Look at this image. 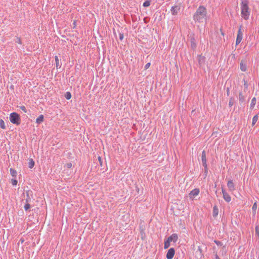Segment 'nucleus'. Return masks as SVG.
<instances>
[{
	"instance_id": "obj_1",
	"label": "nucleus",
	"mask_w": 259,
	"mask_h": 259,
	"mask_svg": "<svg viewBox=\"0 0 259 259\" xmlns=\"http://www.w3.org/2000/svg\"><path fill=\"white\" fill-rule=\"evenodd\" d=\"M207 10L205 7L200 6L196 10L193 15V20L195 22L203 23L207 19Z\"/></svg>"
},
{
	"instance_id": "obj_2",
	"label": "nucleus",
	"mask_w": 259,
	"mask_h": 259,
	"mask_svg": "<svg viewBox=\"0 0 259 259\" xmlns=\"http://www.w3.org/2000/svg\"><path fill=\"white\" fill-rule=\"evenodd\" d=\"M241 3L240 4L241 6V15L242 18L247 20L249 19V17L250 15V10L248 7V0H241Z\"/></svg>"
},
{
	"instance_id": "obj_3",
	"label": "nucleus",
	"mask_w": 259,
	"mask_h": 259,
	"mask_svg": "<svg viewBox=\"0 0 259 259\" xmlns=\"http://www.w3.org/2000/svg\"><path fill=\"white\" fill-rule=\"evenodd\" d=\"M10 121L17 125L21 123V119L19 114L16 112H12L10 114Z\"/></svg>"
},
{
	"instance_id": "obj_4",
	"label": "nucleus",
	"mask_w": 259,
	"mask_h": 259,
	"mask_svg": "<svg viewBox=\"0 0 259 259\" xmlns=\"http://www.w3.org/2000/svg\"><path fill=\"white\" fill-rule=\"evenodd\" d=\"M175 254V250L174 248H169L166 253V258L167 259H172Z\"/></svg>"
},
{
	"instance_id": "obj_5",
	"label": "nucleus",
	"mask_w": 259,
	"mask_h": 259,
	"mask_svg": "<svg viewBox=\"0 0 259 259\" xmlns=\"http://www.w3.org/2000/svg\"><path fill=\"white\" fill-rule=\"evenodd\" d=\"M180 10V6L176 5L171 7L170 11L172 15H177Z\"/></svg>"
},
{
	"instance_id": "obj_6",
	"label": "nucleus",
	"mask_w": 259,
	"mask_h": 259,
	"mask_svg": "<svg viewBox=\"0 0 259 259\" xmlns=\"http://www.w3.org/2000/svg\"><path fill=\"white\" fill-rule=\"evenodd\" d=\"M201 161L203 167L207 166V160L206 157V152L204 150L202 151L201 154Z\"/></svg>"
},
{
	"instance_id": "obj_7",
	"label": "nucleus",
	"mask_w": 259,
	"mask_h": 259,
	"mask_svg": "<svg viewBox=\"0 0 259 259\" xmlns=\"http://www.w3.org/2000/svg\"><path fill=\"white\" fill-rule=\"evenodd\" d=\"M222 191L223 195V198L225 201L229 202L231 201V197L229 194H228L225 190L222 188Z\"/></svg>"
},
{
	"instance_id": "obj_8",
	"label": "nucleus",
	"mask_w": 259,
	"mask_h": 259,
	"mask_svg": "<svg viewBox=\"0 0 259 259\" xmlns=\"http://www.w3.org/2000/svg\"><path fill=\"white\" fill-rule=\"evenodd\" d=\"M199 192L200 191L199 189H194L190 192V193H189V196L191 198H192V197L197 196L199 194Z\"/></svg>"
},
{
	"instance_id": "obj_9",
	"label": "nucleus",
	"mask_w": 259,
	"mask_h": 259,
	"mask_svg": "<svg viewBox=\"0 0 259 259\" xmlns=\"http://www.w3.org/2000/svg\"><path fill=\"white\" fill-rule=\"evenodd\" d=\"M196 40L194 37L191 36L190 38V47L191 48L194 50L196 48Z\"/></svg>"
},
{
	"instance_id": "obj_10",
	"label": "nucleus",
	"mask_w": 259,
	"mask_h": 259,
	"mask_svg": "<svg viewBox=\"0 0 259 259\" xmlns=\"http://www.w3.org/2000/svg\"><path fill=\"white\" fill-rule=\"evenodd\" d=\"M168 241L174 242H176L178 239V236L177 234H172L171 236L168 237L167 239Z\"/></svg>"
},
{
	"instance_id": "obj_11",
	"label": "nucleus",
	"mask_w": 259,
	"mask_h": 259,
	"mask_svg": "<svg viewBox=\"0 0 259 259\" xmlns=\"http://www.w3.org/2000/svg\"><path fill=\"white\" fill-rule=\"evenodd\" d=\"M197 59L200 67L204 65L205 62V57L201 55H198Z\"/></svg>"
},
{
	"instance_id": "obj_12",
	"label": "nucleus",
	"mask_w": 259,
	"mask_h": 259,
	"mask_svg": "<svg viewBox=\"0 0 259 259\" xmlns=\"http://www.w3.org/2000/svg\"><path fill=\"white\" fill-rule=\"evenodd\" d=\"M227 186L230 191H232L235 190V186L232 180H229L227 183Z\"/></svg>"
},
{
	"instance_id": "obj_13",
	"label": "nucleus",
	"mask_w": 259,
	"mask_h": 259,
	"mask_svg": "<svg viewBox=\"0 0 259 259\" xmlns=\"http://www.w3.org/2000/svg\"><path fill=\"white\" fill-rule=\"evenodd\" d=\"M245 97L243 95L242 92H240L239 94V102L240 104H242L245 102Z\"/></svg>"
},
{
	"instance_id": "obj_14",
	"label": "nucleus",
	"mask_w": 259,
	"mask_h": 259,
	"mask_svg": "<svg viewBox=\"0 0 259 259\" xmlns=\"http://www.w3.org/2000/svg\"><path fill=\"white\" fill-rule=\"evenodd\" d=\"M32 192L30 190L26 191V198L25 199L26 202H30L31 201V198L30 195H32Z\"/></svg>"
},
{
	"instance_id": "obj_15",
	"label": "nucleus",
	"mask_w": 259,
	"mask_h": 259,
	"mask_svg": "<svg viewBox=\"0 0 259 259\" xmlns=\"http://www.w3.org/2000/svg\"><path fill=\"white\" fill-rule=\"evenodd\" d=\"M240 69L242 71H245L246 70V64L244 61L242 60L240 63Z\"/></svg>"
},
{
	"instance_id": "obj_16",
	"label": "nucleus",
	"mask_w": 259,
	"mask_h": 259,
	"mask_svg": "<svg viewBox=\"0 0 259 259\" xmlns=\"http://www.w3.org/2000/svg\"><path fill=\"white\" fill-rule=\"evenodd\" d=\"M55 62H56V67L58 69V68H61V65H62V63L60 61L58 56H55Z\"/></svg>"
},
{
	"instance_id": "obj_17",
	"label": "nucleus",
	"mask_w": 259,
	"mask_h": 259,
	"mask_svg": "<svg viewBox=\"0 0 259 259\" xmlns=\"http://www.w3.org/2000/svg\"><path fill=\"white\" fill-rule=\"evenodd\" d=\"M219 213V209L217 205H214L213 208L212 216L216 218Z\"/></svg>"
},
{
	"instance_id": "obj_18",
	"label": "nucleus",
	"mask_w": 259,
	"mask_h": 259,
	"mask_svg": "<svg viewBox=\"0 0 259 259\" xmlns=\"http://www.w3.org/2000/svg\"><path fill=\"white\" fill-rule=\"evenodd\" d=\"M44 119V116L42 114H41L36 118V122L37 124H39L42 122H43Z\"/></svg>"
},
{
	"instance_id": "obj_19",
	"label": "nucleus",
	"mask_w": 259,
	"mask_h": 259,
	"mask_svg": "<svg viewBox=\"0 0 259 259\" xmlns=\"http://www.w3.org/2000/svg\"><path fill=\"white\" fill-rule=\"evenodd\" d=\"M256 98L253 97L251 100V104L250 105V108L251 109H253L254 108V107L256 104Z\"/></svg>"
},
{
	"instance_id": "obj_20",
	"label": "nucleus",
	"mask_w": 259,
	"mask_h": 259,
	"mask_svg": "<svg viewBox=\"0 0 259 259\" xmlns=\"http://www.w3.org/2000/svg\"><path fill=\"white\" fill-rule=\"evenodd\" d=\"M256 209H257V203H256V202H254L252 207L253 215H255Z\"/></svg>"
},
{
	"instance_id": "obj_21",
	"label": "nucleus",
	"mask_w": 259,
	"mask_h": 259,
	"mask_svg": "<svg viewBox=\"0 0 259 259\" xmlns=\"http://www.w3.org/2000/svg\"><path fill=\"white\" fill-rule=\"evenodd\" d=\"M10 171L11 175L13 177H16L17 172L16 170H15L14 169H13L12 168H11L10 169Z\"/></svg>"
},
{
	"instance_id": "obj_22",
	"label": "nucleus",
	"mask_w": 259,
	"mask_h": 259,
	"mask_svg": "<svg viewBox=\"0 0 259 259\" xmlns=\"http://www.w3.org/2000/svg\"><path fill=\"white\" fill-rule=\"evenodd\" d=\"M34 165V161L32 159H30L28 162V167L30 168H32Z\"/></svg>"
},
{
	"instance_id": "obj_23",
	"label": "nucleus",
	"mask_w": 259,
	"mask_h": 259,
	"mask_svg": "<svg viewBox=\"0 0 259 259\" xmlns=\"http://www.w3.org/2000/svg\"><path fill=\"white\" fill-rule=\"evenodd\" d=\"M170 243V242L169 241H168V239H166V240L164 241V249H166L169 247Z\"/></svg>"
},
{
	"instance_id": "obj_24",
	"label": "nucleus",
	"mask_w": 259,
	"mask_h": 259,
	"mask_svg": "<svg viewBox=\"0 0 259 259\" xmlns=\"http://www.w3.org/2000/svg\"><path fill=\"white\" fill-rule=\"evenodd\" d=\"M243 36H237L236 40V45H238L240 43L242 39Z\"/></svg>"
},
{
	"instance_id": "obj_25",
	"label": "nucleus",
	"mask_w": 259,
	"mask_h": 259,
	"mask_svg": "<svg viewBox=\"0 0 259 259\" xmlns=\"http://www.w3.org/2000/svg\"><path fill=\"white\" fill-rule=\"evenodd\" d=\"M258 120V115H255L252 118V125H254Z\"/></svg>"
},
{
	"instance_id": "obj_26",
	"label": "nucleus",
	"mask_w": 259,
	"mask_h": 259,
	"mask_svg": "<svg viewBox=\"0 0 259 259\" xmlns=\"http://www.w3.org/2000/svg\"><path fill=\"white\" fill-rule=\"evenodd\" d=\"M0 127L2 129H6V125H5V122H4V121L2 119H0Z\"/></svg>"
},
{
	"instance_id": "obj_27",
	"label": "nucleus",
	"mask_w": 259,
	"mask_h": 259,
	"mask_svg": "<svg viewBox=\"0 0 259 259\" xmlns=\"http://www.w3.org/2000/svg\"><path fill=\"white\" fill-rule=\"evenodd\" d=\"M64 96L67 100H69L71 98V94L69 92H67Z\"/></svg>"
},
{
	"instance_id": "obj_28",
	"label": "nucleus",
	"mask_w": 259,
	"mask_h": 259,
	"mask_svg": "<svg viewBox=\"0 0 259 259\" xmlns=\"http://www.w3.org/2000/svg\"><path fill=\"white\" fill-rule=\"evenodd\" d=\"M29 202H26L24 205V209L25 211L28 210L30 208V205L29 203Z\"/></svg>"
},
{
	"instance_id": "obj_29",
	"label": "nucleus",
	"mask_w": 259,
	"mask_h": 259,
	"mask_svg": "<svg viewBox=\"0 0 259 259\" xmlns=\"http://www.w3.org/2000/svg\"><path fill=\"white\" fill-rule=\"evenodd\" d=\"M234 102V99L232 97L230 98L229 102V106L230 107H231L233 105Z\"/></svg>"
},
{
	"instance_id": "obj_30",
	"label": "nucleus",
	"mask_w": 259,
	"mask_h": 259,
	"mask_svg": "<svg viewBox=\"0 0 259 259\" xmlns=\"http://www.w3.org/2000/svg\"><path fill=\"white\" fill-rule=\"evenodd\" d=\"M150 5V2L148 1H145V2L143 3V6L144 7H148Z\"/></svg>"
},
{
	"instance_id": "obj_31",
	"label": "nucleus",
	"mask_w": 259,
	"mask_h": 259,
	"mask_svg": "<svg viewBox=\"0 0 259 259\" xmlns=\"http://www.w3.org/2000/svg\"><path fill=\"white\" fill-rule=\"evenodd\" d=\"M15 42L18 43L20 45L22 44V41H21V38L19 37H17L15 40Z\"/></svg>"
},
{
	"instance_id": "obj_32",
	"label": "nucleus",
	"mask_w": 259,
	"mask_h": 259,
	"mask_svg": "<svg viewBox=\"0 0 259 259\" xmlns=\"http://www.w3.org/2000/svg\"><path fill=\"white\" fill-rule=\"evenodd\" d=\"M98 159L100 165L101 167H102L103 165V161L102 160V159L101 156H98Z\"/></svg>"
},
{
	"instance_id": "obj_33",
	"label": "nucleus",
	"mask_w": 259,
	"mask_h": 259,
	"mask_svg": "<svg viewBox=\"0 0 259 259\" xmlns=\"http://www.w3.org/2000/svg\"><path fill=\"white\" fill-rule=\"evenodd\" d=\"M241 26L240 27L238 31V33H237V36H243V34H242V32L241 31Z\"/></svg>"
},
{
	"instance_id": "obj_34",
	"label": "nucleus",
	"mask_w": 259,
	"mask_h": 259,
	"mask_svg": "<svg viewBox=\"0 0 259 259\" xmlns=\"http://www.w3.org/2000/svg\"><path fill=\"white\" fill-rule=\"evenodd\" d=\"M18 181L16 179H12L11 183L13 186H16L17 184Z\"/></svg>"
},
{
	"instance_id": "obj_35",
	"label": "nucleus",
	"mask_w": 259,
	"mask_h": 259,
	"mask_svg": "<svg viewBox=\"0 0 259 259\" xmlns=\"http://www.w3.org/2000/svg\"><path fill=\"white\" fill-rule=\"evenodd\" d=\"M255 234L259 237V226H255Z\"/></svg>"
},
{
	"instance_id": "obj_36",
	"label": "nucleus",
	"mask_w": 259,
	"mask_h": 259,
	"mask_svg": "<svg viewBox=\"0 0 259 259\" xmlns=\"http://www.w3.org/2000/svg\"><path fill=\"white\" fill-rule=\"evenodd\" d=\"M214 242L218 246H222L223 245L222 242L220 241L214 240Z\"/></svg>"
},
{
	"instance_id": "obj_37",
	"label": "nucleus",
	"mask_w": 259,
	"mask_h": 259,
	"mask_svg": "<svg viewBox=\"0 0 259 259\" xmlns=\"http://www.w3.org/2000/svg\"><path fill=\"white\" fill-rule=\"evenodd\" d=\"M20 108L25 113H26L27 112V110L24 106H20Z\"/></svg>"
},
{
	"instance_id": "obj_38",
	"label": "nucleus",
	"mask_w": 259,
	"mask_h": 259,
	"mask_svg": "<svg viewBox=\"0 0 259 259\" xmlns=\"http://www.w3.org/2000/svg\"><path fill=\"white\" fill-rule=\"evenodd\" d=\"M204 175L206 177L208 173V167H207V166H206V167H204Z\"/></svg>"
},
{
	"instance_id": "obj_39",
	"label": "nucleus",
	"mask_w": 259,
	"mask_h": 259,
	"mask_svg": "<svg viewBox=\"0 0 259 259\" xmlns=\"http://www.w3.org/2000/svg\"><path fill=\"white\" fill-rule=\"evenodd\" d=\"M124 35L122 33H119V39L120 40H122L123 39Z\"/></svg>"
},
{
	"instance_id": "obj_40",
	"label": "nucleus",
	"mask_w": 259,
	"mask_h": 259,
	"mask_svg": "<svg viewBox=\"0 0 259 259\" xmlns=\"http://www.w3.org/2000/svg\"><path fill=\"white\" fill-rule=\"evenodd\" d=\"M150 63H147L144 67V69H147L150 67Z\"/></svg>"
},
{
	"instance_id": "obj_41",
	"label": "nucleus",
	"mask_w": 259,
	"mask_h": 259,
	"mask_svg": "<svg viewBox=\"0 0 259 259\" xmlns=\"http://www.w3.org/2000/svg\"><path fill=\"white\" fill-rule=\"evenodd\" d=\"M244 85L245 87V88L247 89L248 88V84H247V81H246L245 80H244Z\"/></svg>"
},
{
	"instance_id": "obj_42",
	"label": "nucleus",
	"mask_w": 259,
	"mask_h": 259,
	"mask_svg": "<svg viewBox=\"0 0 259 259\" xmlns=\"http://www.w3.org/2000/svg\"><path fill=\"white\" fill-rule=\"evenodd\" d=\"M67 166L68 168H70L71 167L72 164L71 163H67Z\"/></svg>"
},
{
	"instance_id": "obj_43",
	"label": "nucleus",
	"mask_w": 259,
	"mask_h": 259,
	"mask_svg": "<svg viewBox=\"0 0 259 259\" xmlns=\"http://www.w3.org/2000/svg\"><path fill=\"white\" fill-rule=\"evenodd\" d=\"M215 259H221L217 254L215 255Z\"/></svg>"
},
{
	"instance_id": "obj_44",
	"label": "nucleus",
	"mask_w": 259,
	"mask_h": 259,
	"mask_svg": "<svg viewBox=\"0 0 259 259\" xmlns=\"http://www.w3.org/2000/svg\"><path fill=\"white\" fill-rule=\"evenodd\" d=\"M229 89H227V95H229Z\"/></svg>"
},
{
	"instance_id": "obj_45",
	"label": "nucleus",
	"mask_w": 259,
	"mask_h": 259,
	"mask_svg": "<svg viewBox=\"0 0 259 259\" xmlns=\"http://www.w3.org/2000/svg\"><path fill=\"white\" fill-rule=\"evenodd\" d=\"M146 18H144V21H145V23H147V20H146Z\"/></svg>"
},
{
	"instance_id": "obj_46",
	"label": "nucleus",
	"mask_w": 259,
	"mask_h": 259,
	"mask_svg": "<svg viewBox=\"0 0 259 259\" xmlns=\"http://www.w3.org/2000/svg\"><path fill=\"white\" fill-rule=\"evenodd\" d=\"M146 18H144V21H145V23H147V20H146Z\"/></svg>"
}]
</instances>
